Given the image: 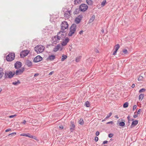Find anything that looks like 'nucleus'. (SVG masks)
<instances>
[{
	"label": "nucleus",
	"mask_w": 146,
	"mask_h": 146,
	"mask_svg": "<svg viewBox=\"0 0 146 146\" xmlns=\"http://www.w3.org/2000/svg\"><path fill=\"white\" fill-rule=\"evenodd\" d=\"M76 25L75 24L72 25L70 28V31L68 35L69 36H72L76 31Z\"/></svg>",
	"instance_id": "obj_1"
},
{
	"label": "nucleus",
	"mask_w": 146,
	"mask_h": 146,
	"mask_svg": "<svg viewBox=\"0 0 146 146\" xmlns=\"http://www.w3.org/2000/svg\"><path fill=\"white\" fill-rule=\"evenodd\" d=\"M15 75V72L13 73L11 71H6L5 72L4 78H11Z\"/></svg>",
	"instance_id": "obj_2"
},
{
	"label": "nucleus",
	"mask_w": 146,
	"mask_h": 146,
	"mask_svg": "<svg viewBox=\"0 0 146 146\" xmlns=\"http://www.w3.org/2000/svg\"><path fill=\"white\" fill-rule=\"evenodd\" d=\"M45 47L41 45H37L35 47V50L37 52L39 53L43 52L44 50Z\"/></svg>",
	"instance_id": "obj_3"
},
{
	"label": "nucleus",
	"mask_w": 146,
	"mask_h": 146,
	"mask_svg": "<svg viewBox=\"0 0 146 146\" xmlns=\"http://www.w3.org/2000/svg\"><path fill=\"white\" fill-rule=\"evenodd\" d=\"M15 57V53L11 52L9 54L6 56V60L7 61H11L14 60Z\"/></svg>",
	"instance_id": "obj_4"
},
{
	"label": "nucleus",
	"mask_w": 146,
	"mask_h": 146,
	"mask_svg": "<svg viewBox=\"0 0 146 146\" xmlns=\"http://www.w3.org/2000/svg\"><path fill=\"white\" fill-rule=\"evenodd\" d=\"M66 31H60L57 34L56 36L59 37L60 39H64L66 36Z\"/></svg>",
	"instance_id": "obj_5"
},
{
	"label": "nucleus",
	"mask_w": 146,
	"mask_h": 146,
	"mask_svg": "<svg viewBox=\"0 0 146 146\" xmlns=\"http://www.w3.org/2000/svg\"><path fill=\"white\" fill-rule=\"evenodd\" d=\"M88 8L87 5L84 3H82L80 5L79 7V9L80 11L84 12L86 11Z\"/></svg>",
	"instance_id": "obj_6"
},
{
	"label": "nucleus",
	"mask_w": 146,
	"mask_h": 146,
	"mask_svg": "<svg viewBox=\"0 0 146 146\" xmlns=\"http://www.w3.org/2000/svg\"><path fill=\"white\" fill-rule=\"evenodd\" d=\"M61 25V29L62 31H64L65 29L68 28V25L67 22L66 21H63Z\"/></svg>",
	"instance_id": "obj_7"
},
{
	"label": "nucleus",
	"mask_w": 146,
	"mask_h": 146,
	"mask_svg": "<svg viewBox=\"0 0 146 146\" xmlns=\"http://www.w3.org/2000/svg\"><path fill=\"white\" fill-rule=\"evenodd\" d=\"M29 51L28 50H22L20 53V56L21 58H23L27 56L29 53Z\"/></svg>",
	"instance_id": "obj_8"
},
{
	"label": "nucleus",
	"mask_w": 146,
	"mask_h": 146,
	"mask_svg": "<svg viewBox=\"0 0 146 146\" xmlns=\"http://www.w3.org/2000/svg\"><path fill=\"white\" fill-rule=\"evenodd\" d=\"M60 38L58 36H55L53 37L52 38V42L53 44H56L58 42H59Z\"/></svg>",
	"instance_id": "obj_9"
},
{
	"label": "nucleus",
	"mask_w": 146,
	"mask_h": 146,
	"mask_svg": "<svg viewBox=\"0 0 146 146\" xmlns=\"http://www.w3.org/2000/svg\"><path fill=\"white\" fill-rule=\"evenodd\" d=\"M25 70V68L24 67H22L21 69H18L16 70L15 72V74L17 75H21Z\"/></svg>",
	"instance_id": "obj_10"
},
{
	"label": "nucleus",
	"mask_w": 146,
	"mask_h": 146,
	"mask_svg": "<svg viewBox=\"0 0 146 146\" xmlns=\"http://www.w3.org/2000/svg\"><path fill=\"white\" fill-rule=\"evenodd\" d=\"M83 16L82 15H79L76 17L75 20V21L76 23L77 24H79L81 20L82 19Z\"/></svg>",
	"instance_id": "obj_11"
},
{
	"label": "nucleus",
	"mask_w": 146,
	"mask_h": 146,
	"mask_svg": "<svg viewBox=\"0 0 146 146\" xmlns=\"http://www.w3.org/2000/svg\"><path fill=\"white\" fill-rule=\"evenodd\" d=\"M22 66V63L21 62L17 61L14 64L15 68L17 69L20 68Z\"/></svg>",
	"instance_id": "obj_12"
},
{
	"label": "nucleus",
	"mask_w": 146,
	"mask_h": 146,
	"mask_svg": "<svg viewBox=\"0 0 146 146\" xmlns=\"http://www.w3.org/2000/svg\"><path fill=\"white\" fill-rule=\"evenodd\" d=\"M42 58L40 56L38 55L34 58L33 62H38L42 60Z\"/></svg>",
	"instance_id": "obj_13"
},
{
	"label": "nucleus",
	"mask_w": 146,
	"mask_h": 146,
	"mask_svg": "<svg viewBox=\"0 0 146 146\" xmlns=\"http://www.w3.org/2000/svg\"><path fill=\"white\" fill-rule=\"evenodd\" d=\"M20 135L21 136L28 137L29 138H32L33 139H36L35 138L36 137L35 136L32 135L29 133H23L21 134Z\"/></svg>",
	"instance_id": "obj_14"
},
{
	"label": "nucleus",
	"mask_w": 146,
	"mask_h": 146,
	"mask_svg": "<svg viewBox=\"0 0 146 146\" xmlns=\"http://www.w3.org/2000/svg\"><path fill=\"white\" fill-rule=\"evenodd\" d=\"M75 125H74V121H71L70 125V130L72 132L74 130Z\"/></svg>",
	"instance_id": "obj_15"
},
{
	"label": "nucleus",
	"mask_w": 146,
	"mask_h": 146,
	"mask_svg": "<svg viewBox=\"0 0 146 146\" xmlns=\"http://www.w3.org/2000/svg\"><path fill=\"white\" fill-rule=\"evenodd\" d=\"M71 10L66 11L64 13V16L67 19L70 17V14Z\"/></svg>",
	"instance_id": "obj_16"
},
{
	"label": "nucleus",
	"mask_w": 146,
	"mask_h": 146,
	"mask_svg": "<svg viewBox=\"0 0 146 146\" xmlns=\"http://www.w3.org/2000/svg\"><path fill=\"white\" fill-rule=\"evenodd\" d=\"M56 56L54 55H49L48 57L46 59V60L47 61H52L54 60Z\"/></svg>",
	"instance_id": "obj_17"
},
{
	"label": "nucleus",
	"mask_w": 146,
	"mask_h": 146,
	"mask_svg": "<svg viewBox=\"0 0 146 146\" xmlns=\"http://www.w3.org/2000/svg\"><path fill=\"white\" fill-rule=\"evenodd\" d=\"M69 40H70L68 38H66L65 39V40L62 42V45L63 46L66 45L67 44V43L69 42Z\"/></svg>",
	"instance_id": "obj_18"
},
{
	"label": "nucleus",
	"mask_w": 146,
	"mask_h": 146,
	"mask_svg": "<svg viewBox=\"0 0 146 146\" xmlns=\"http://www.w3.org/2000/svg\"><path fill=\"white\" fill-rule=\"evenodd\" d=\"M61 47V45L60 44H59L57 46H56L53 49V51L54 52H55L57 51Z\"/></svg>",
	"instance_id": "obj_19"
},
{
	"label": "nucleus",
	"mask_w": 146,
	"mask_h": 146,
	"mask_svg": "<svg viewBox=\"0 0 146 146\" xmlns=\"http://www.w3.org/2000/svg\"><path fill=\"white\" fill-rule=\"evenodd\" d=\"M138 123V121L136 120L133 121L132 122L131 125V127L132 128L133 127L135 126Z\"/></svg>",
	"instance_id": "obj_20"
},
{
	"label": "nucleus",
	"mask_w": 146,
	"mask_h": 146,
	"mask_svg": "<svg viewBox=\"0 0 146 146\" xmlns=\"http://www.w3.org/2000/svg\"><path fill=\"white\" fill-rule=\"evenodd\" d=\"M26 64L29 67H31L32 65V62L29 60H28L26 61Z\"/></svg>",
	"instance_id": "obj_21"
},
{
	"label": "nucleus",
	"mask_w": 146,
	"mask_h": 146,
	"mask_svg": "<svg viewBox=\"0 0 146 146\" xmlns=\"http://www.w3.org/2000/svg\"><path fill=\"white\" fill-rule=\"evenodd\" d=\"M95 17V15H93L90 19L89 21V23H92L94 20Z\"/></svg>",
	"instance_id": "obj_22"
},
{
	"label": "nucleus",
	"mask_w": 146,
	"mask_h": 146,
	"mask_svg": "<svg viewBox=\"0 0 146 146\" xmlns=\"http://www.w3.org/2000/svg\"><path fill=\"white\" fill-rule=\"evenodd\" d=\"M82 0H74V4L75 5L80 4L82 2Z\"/></svg>",
	"instance_id": "obj_23"
},
{
	"label": "nucleus",
	"mask_w": 146,
	"mask_h": 146,
	"mask_svg": "<svg viewBox=\"0 0 146 146\" xmlns=\"http://www.w3.org/2000/svg\"><path fill=\"white\" fill-rule=\"evenodd\" d=\"M144 97V94H141L139 97V101H141L143 99Z\"/></svg>",
	"instance_id": "obj_24"
},
{
	"label": "nucleus",
	"mask_w": 146,
	"mask_h": 146,
	"mask_svg": "<svg viewBox=\"0 0 146 146\" xmlns=\"http://www.w3.org/2000/svg\"><path fill=\"white\" fill-rule=\"evenodd\" d=\"M86 2L89 5H91L93 4V1L92 0H86Z\"/></svg>",
	"instance_id": "obj_25"
},
{
	"label": "nucleus",
	"mask_w": 146,
	"mask_h": 146,
	"mask_svg": "<svg viewBox=\"0 0 146 146\" xmlns=\"http://www.w3.org/2000/svg\"><path fill=\"white\" fill-rule=\"evenodd\" d=\"M4 74L3 72V70L2 69L0 68V79H1L3 76Z\"/></svg>",
	"instance_id": "obj_26"
},
{
	"label": "nucleus",
	"mask_w": 146,
	"mask_h": 146,
	"mask_svg": "<svg viewBox=\"0 0 146 146\" xmlns=\"http://www.w3.org/2000/svg\"><path fill=\"white\" fill-rule=\"evenodd\" d=\"M80 11V10L79 9L76 8L75 10V11L73 12L74 15L78 14L79 13V11Z\"/></svg>",
	"instance_id": "obj_27"
},
{
	"label": "nucleus",
	"mask_w": 146,
	"mask_h": 146,
	"mask_svg": "<svg viewBox=\"0 0 146 146\" xmlns=\"http://www.w3.org/2000/svg\"><path fill=\"white\" fill-rule=\"evenodd\" d=\"M21 82L19 80H17V82H13L12 83V84L15 86H17L18 84H20Z\"/></svg>",
	"instance_id": "obj_28"
},
{
	"label": "nucleus",
	"mask_w": 146,
	"mask_h": 146,
	"mask_svg": "<svg viewBox=\"0 0 146 146\" xmlns=\"http://www.w3.org/2000/svg\"><path fill=\"white\" fill-rule=\"evenodd\" d=\"M78 123L82 125L84 124V121L81 118L78 121Z\"/></svg>",
	"instance_id": "obj_29"
},
{
	"label": "nucleus",
	"mask_w": 146,
	"mask_h": 146,
	"mask_svg": "<svg viewBox=\"0 0 146 146\" xmlns=\"http://www.w3.org/2000/svg\"><path fill=\"white\" fill-rule=\"evenodd\" d=\"M67 58V56L63 54L62 56V57L61 58V61H64L65 59H66Z\"/></svg>",
	"instance_id": "obj_30"
},
{
	"label": "nucleus",
	"mask_w": 146,
	"mask_h": 146,
	"mask_svg": "<svg viewBox=\"0 0 146 146\" xmlns=\"http://www.w3.org/2000/svg\"><path fill=\"white\" fill-rule=\"evenodd\" d=\"M16 132H13L9 134L8 136H10L12 137L14 136H15L16 135Z\"/></svg>",
	"instance_id": "obj_31"
},
{
	"label": "nucleus",
	"mask_w": 146,
	"mask_h": 146,
	"mask_svg": "<svg viewBox=\"0 0 146 146\" xmlns=\"http://www.w3.org/2000/svg\"><path fill=\"white\" fill-rule=\"evenodd\" d=\"M85 105L87 107H89L90 106V102L88 101H87L85 102Z\"/></svg>",
	"instance_id": "obj_32"
},
{
	"label": "nucleus",
	"mask_w": 146,
	"mask_h": 146,
	"mask_svg": "<svg viewBox=\"0 0 146 146\" xmlns=\"http://www.w3.org/2000/svg\"><path fill=\"white\" fill-rule=\"evenodd\" d=\"M106 3V0H103V1H102L101 4V6L102 7H104L105 4V3Z\"/></svg>",
	"instance_id": "obj_33"
},
{
	"label": "nucleus",
	"mask_w": 146,
	"mask_h": 146,
	"mask_svg": "<svg viewBox=\"0 0 146 146\" xmlns=\"http://www.w3.org/2000/svg\"><path fill=\"white\" fill-rule=\"evenodd\" d=\"M128 106V103L127 102L125 103L123 105V107L124 108H127Z\"/></svg>",
	"instance_id": "obj_34"
},
{
	"label": "nucleus",
	"mask_w": 146,
	"mask_h": 146,
	"mask_svg": "<svg viewBox=\"0 0 146 146\" xmlns=\"http://www.w3.org/2000/svg\"><path fill=\"white\" fill-rule=\"evenodd\" d=\"M125 125V123L123 121L120 122L119 123V125L121 126H124Z\"/></svg>",
	"instance_id": "obj_35"
},
{
	"label": "nucleus",
	"mask_w": 146,
	"mask_h": 146,
	"mask_svg": "<svg viewBox=\"0 0 146 146\" xmlns=\"http://www.w3.org/2000/svg\"><path fill=\"white\" fill-rule=\"evenodd\" d=\"M120 47L119 45L118 44H117L115 46V50H117Z\"/></svg>",
	"instance_id": "obj_36"
},
{
	"label": "nucleus",
	"mask_w": 146,
	"mask_h": 146,
	"mask_svg": "<svg viewBox=\"0 0 146 146\" xmlns=\"http://www.w3.org/2000/svg\"><path fill=\"white\" fill-rule=\"evenodd\" d=\"M110 117V113L108 115L107 117L104 119L102 120V121H106L107 119H108Z\"/></svg>",
	"instance_id": "obj_37"
},
{
	"label": "nucleus",
	"mask_w": 146,
	"mask_h": 146,
	"mask_svg": "<svg viewBox=\"0 0 146 146\" xmlns=\"http://www.w3.org/2000/svg\"><path fill=\"white\" fill-rule=\"evenodd\" d=\"M145 91V89L144 88H142L139 91V93H141L144 92Z\"/></svg>",
	"instance_id": "obj_38"
},
{
	"label": "nucleus",
	"mask_w": 146,
	"mask_h": 146,
	"mask_svg": "<svg viewBox=\"0 0 146 146\" xmlns=\"http://www.w3.org/2000/svg\"><path fill=\"white\" fill-rule=\"evenodd\" d=\"M80 57H76V61L78 62L80 61Z\"/></svg>",
	"instance_id": "obj_39"
},
{
	"label": "nucleus",
	"mask_w": 146,
	"mask_h": 146,
	"mask_svg": "<svg viewBox=\"0 0 146 146\" xmlns=\"http://www.w3.org/2000/svg\"><path fill=\"white\" fill-rule=\"evenodd\" d=\"M143 77L142 76H140L138 79L139 81H141L142 80Z\"/></svg>",
	"instance_id": "obj_40"
},
{
	"label": "nucleus",
	"mask_w": 146,
	"mask_h": 146,
	"mask_svg": "<svg viewBox=\"0 0 146 146\" xmlns=\"http://www.w3.org/2000/svg\"><path fill=\"white\" fill-rule=\"evenodd\" d=\"M123 52L124 53V54H127V53L128 52V51L127 50V49H124L123 50Z\"/></svg>",
	"instance_id": "obj_41"
},
{
	"label": "nucleus",
	"mask_w": 146,
	"mask_h": 146,
	"mask_svg": "<svg viewBox=\"0 0 146 146\" xmlns=\"http://www.w3.org/2000/svg\"><path fill=\"white\" fill-rule=\"evenodd\" d=\"M16 115H17L16 114L10 115L9 116V117L10 118H13V117L16 116Z\"/></svg>",
	"instance_id": "obj_42"
},
{
	"label": "nucleus",
	"mask_w": 146,
	"mask_h": 146,
	"mask_svg": "<svg viewBox=\"0 0 146 146\" xmlns=\"http://www.w3.org/2000/svg\"><path fill=\"white\" fill-rule=\"evenodd\" d=\"M108 142V141H105L103 142L102 143V145H104L106 144Z\"/></svg>",
	"instance_id": "obj_43"
},
{
	"label": "nucleus",
	"mask_w": 146,
	"mask_h": 146,
	"mask_svg": "<svg viewBox=\"0 0 146 146\" xmlns=\"http://www.w3.org/2000/svg\"><path fill=\"white\" fill-rule=\"evenodd\" d=\"M98 140V138L97 137H95L94 140L95 141L97 142Z\"/></svg>",
	"instance_id": "obj_44"
},
{
	"label": "nucleus",
	"mask_w": 146,
	"mask_h": 146,
	"mask_svg": "<svg viewBox=\"0 0 146 146\" xmlns=\"http://www.w3.org/2000/svg\"><path fill=\"white\" fill-rule=\"evenodd\" d=\"M59 128H60V129H63L64 128V127H63V126L62 125H60V126H59Z\"/></svg>",
	"instance_id": "obj_45"
},
{
	"label": "nucleus",
	"mask_w": 146,
	"mask_h": 146,
	"mask_svg": "<svg viewBox=\"0 0 146 146\" xmlns=\"http://www.w3.org/2000/svg\"><path fill=\"white\" fill-rule=\"evenodd\" d=\"M99 134H100V132L99 131H96V136H98L99 135Z\"/></svg>",
	"instance_id": "obj_46"
},
{
	"label": "nucleus",
	"mask_w": 146,
	"mask_h": 146,
	"mask_svg": "<svg viewBox=\"0 0 146 146\" xmlns=\"http://www.w3.org/2000/svg\"><path fill=\"white\" fill-rule=\"evenodd\" d=\"M137 106L136 105H134L133 108V110H134L136 108Z\"/></svg>",
	"instance_id": "obj_47"
},
{
	"label": "nucleus",
	"mask_w": 146,
	"mask_h": 146,
	"mask_svg": "<svg viewBox=\"0 0 146 146\" xmlns=\"http://www.w3.org/2000/svg\"><path fill=\"white\" fill-rule=\"evenodd\" d=\"M117 51V50H115L113 52V55H115V54H116Z\"/></svg>",
	"instance_id": "obj_48"
},
{
	"label": "nucleus",
	"mask_w": 146,
	"mask_h": 146,
	"mask_svg": "<svg viewBox=\"0 0 146 146\" xmlns=\"http://www.w3.org/2000/svg\"><path fill=\"white\" fill-rule=\"evenodd\" d=\"M127 118L129 122L130 121V117L129 116H128L127 117Z\"/></svg>",
	"instance_id": "obj_49"
},
{
	"label": "nucleus",
	"mask_w": 146,
	"mask_h": 146,
	"mask_svg": "<svg viewBox=\"0 0 146 146\" xmlns=\"http://www.w3.org/2000/svg\"><path fill=\"white\" fill-rule=\"evenodd\" d=\"M140 111H141V109H139L138 110V111H137V115H138V114H140Z\"/></svg>",
	"instance_id": "obj_50"
},
{
	"label": "nucleus",
	"mask_w": 146,
	"mask_h": 146,
	"mask_svg": "<svg viewBox=\"0 0 146 146\" xmlns=\"http://www.w3.org/2000/svg\"><path fill=\"white\" fill-rule=\"evenodd\" d=\"M10 131H11V129H8L6 130L5 132H8Z\"/></svg>",
	"instance_id": "obj_51"
},
{
	"label": "nucleus",
	"mask_w": 146,
	"mask_h": 146,
	"mask_svg": "<svg viewBox=\"0 0 146 146\" xmlns=\"http://www.w3.org/2000/svg\"><path fill=\"white\" fill-rule=\"evenodd\" d=\"M137 114H135L134 115H133V117L135 118H136L137 117Z\"/></svg>",
	"instance_id": "obj_52"
},
{
	"label": "nucleus",
	"mask_w": 146,
	"mask_h": 146,
	"mask_svg": "<svg viewBox=\"0 0 146 146\" xmlns=\"http://www.w3.org/2000/svg\"><path fill=\"white\" fill-rule=\"evenodd\" d=\"M83 31H81L79 32V34H80V35H81L83 33Z\"/></svg>",
	"instance_id": "obj_53"
},
{
	"label": "nucleus",
	"mask_w": 146,
	"mask_h": 146,
	"mask_svg": "<svg viewBox=\"0 0 146 146\" xmlns=\"http://www.w3.org/2000/svg\"><path fill=\"white\" fill-rule=\"evenodd\" d=\"M54 73L53 71H52L50 72L49 74V75H51Z\"/></svg>",
	"instance_id": "obj_54"
},
{
	"label": "nucleus",
	"mask_w": 146,
	"mask_h": 146,
	"mask_svg": "<svg viewBox=\"0 0 146 146\" xmlns=\"http://www.w3.org/2000/svg\"><path fill=\"white\" fill-rule=\"evenodd\" d=\"M26 120H23V121L22 122V123L25 124V123H26Z\"/></svg>",
	"instance_id": "obj_55"
},
{
	"label": "nucleus",
	"mask_w": 146,
	"mask_h": 146,
	"mask_svg": "<svg viewBox=\"0 0 146 146\" xmlns=\"http://www.w3.org/2000/svg\"><path fill=\"white\" fill-rule=\"evenodd\" d=\"M50 45H52V44H47V45H46V48H48L49 46H50Z\"/></svg>",
	"instance_id": "obj_56"
},
{
	"label": "nucleus",
	"mask_w": 146,
	"mask_h": 146,
	"mask_svg": "<svg viewBox=\"0 0 146 146\" xmlns=\"http://www.w3.org/2000/svg\"><path fill=\"white\" fill-rule=\"evenodd\" d=\"M95 51L96 52H97V53H99V51L98 50V49H95Z\"/></svg>",
	"instance_id": "obj_57"
},
{
	"label": "nucleus",
	"mask_w": 146,
	"mask_h": 146,
	"mask_svg": "<svg viewBox=\"0 0 146 146\" xmlns=\"http://www.w3.org/2000/svg\"><path fill=\"white\" fill-rule=\"evenodd\" d=\"M39 75V74H38V73H36V74H34V76L35 77V76H38Z\"/></svg>",
	"instance_id": "obj_58"
},
{
	"label": "nucleus",
	"mask_w": 146,
	"mask_h": 146,
	"mask_svg": "<svg viewBox=\"0 0 146 146\" xmlns=\"http://www.w3.org/2000/svg\"><path fill=\"white\" fill-rule=\"evenodd\" d=\"M113 136V134L110 133V138L112 137Z\"/></svg>",
	"instance_id": "obj_59"
},
{
	"label": "nucleus",
	"mask_w": 146,
	"mask_h": 146,
	"mask_svg": "<svg viewBox=\"0 0 146 146\" xmlns=\"http://www.w3.org/2000/svg\"><path fill=\"white\" fill-rule=\"evenodd\" d=\"M115 117L117 119H118L119 118V117L117 115H116L115 116Z\"/></svg>",
	"instance_id": "obj_60"
},
{
	"label": "nucleus",
	"mask_w": 146,
	"mask_h": 146,
	"mask_svg": "<svg viewBox=\"0 0 146 146\" xmlns=\"http://www.w3.org/2000/svg\"><path fill=\"white\" fill-rule=\"evenodd\" d=\"M135 86V85L134 84H133L132 86V87L133 88Z\"/></svg>",
	"instance_id": "obj_61"
},
{
	"label": "nucleus",
	"mask_w": 146,
	"mask_h": 146,
	"mask_svg": "<svg viewBox=\"0 0 146 146\" xmlns=\"http://www.w3.org/2000/svg\"><path fill=\"white\" fill-rule=\"evenodd\" d=\"M101 32L102 33H103L104 32V30L102 29V30H101Z\"/></svg>",
	"instance_id": "obj_62"
},
{
	"label": "nucleus",
	"mask_w": 146,
	"mask_h": 146,
	"mask_svg": "<svg viewBox=\"0 0 146 146\" xmlns=\"http://www.w3.org/2000/svg\"><path fill=\"white\" fill-rule=\"evenodd\" d=\"M133 119H130V121H133Z\"/></svg>",
	"instance_id": "obj_63"
},
{
	"label": "nucleus",
	"mask_w": 146,
	"mask_h": 146,
	"mask_svg": "<svg viewBox=\"0 0 146 146\" xmlns=\"http://www.w3.org/2000/svg\"><path fill=\"white\" fill-rule=\"evenodd\" d=\"M113 123V122L112 121H110V124H112Z\"/></svg>",
	"instance_id": "obj_64"
}]
</instances>
